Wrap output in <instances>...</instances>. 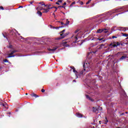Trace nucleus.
I'll use <instances>...</instances> for the list:
<instances>
[{"instance_id": "f257e3e1", "label": "nucleus", "mask_w": 128, "mask_h": 128, "mask_svg": "<svg viewBox=\"0 0 128 128\" xmlns=\"http://www.w3.org/2000/svg\"><path fill=\"white\" fill-rule=\"evenodd\" d=\"M123 46L122 43L114 42L110 44L109 46H111L112 48H118V46Z\"/></svg>"}, {"instance_id": "f03ea898", "label": "nucleus", "mask_w": 128, "mask_h": 128, "mask_svg": "<svg viewBox=\"0 0 128 128\" xmlns=\"http://www.w3.org/2000/svg\"><path fill=\"white\" fill-rule=\"evenodd\" d=\"M88 66H86V64H84L83 65V68L84 69V70H81L80 72V76H82V74H84V72H88V70H86V68H88Z\"/></svg>"}, {"instance_id": "7ed1b4c3", "label": "nucleus", "mask_w": 128, "mask_h": 128, "mask_svg": "<svg viewBox=\"0 0 128 128\" xmlns=\"http://www.w3.org/2000/svg\"><path fill=\"white\" fill-rule=\"evenodd\" d=\"M0 106H3L4 108H6V110H8V104H6V102L2 103L0 102Z\"/></svg>"}, {"instance_id": "20e7f679", "label": "nucleus", "mask_w": 128, "mask_h": 128, "mask_svg": "<svg viewBox=\"0 0 128 128\" xmlns=\"http://www.w3.org/2000/svg\"><path fill=\"white\" fill-rule=\"evenodd\" d=\"M93 112H98V110H102V107L98 108L93 107Z\"/></svg>"}, {"instance_id": "39448f33", "label": "nucleus", "mask_w": 128, "mask_h": 128, "mask_svg": "<svg viewBox=\"0 0 128 128\" xmlns=\"http://www.w3.org/2000/svg\"><path fill=\"white\" fill-rule=\"evenodd\" d=\"M104 30H108V29L106 28H104V29H98L97 31H96V34H100L102 32H104Z\"/></svg>"}, {"instance_id": "423d86ee", "label": "nucleus", "mask_w": 128, "mask_h": 128, "mask_svg": "<svg viewBox=\"0 0 128 128\" xmlns=\"http://www.w3.org/2000/svg\"><path fill=\"white\" fill-rule=\"evenodd\" d=\"M64 46H66V48H68V46H70V44H68V42L63 40L62 42Z\"/></svg>"}, {"instance_id": "0eeeda50", "label": "nucleus", "mask_w": 128, "mask_h": 128, "mask_svg": "<svg viewBox=\"0 0 128 128\" xmlns=\"http://www.w3.org/2000/svg\"><path fill=\"white\" fill-rule=\"evenodd\" d=\"M44 10L42 13L43 14H44V13H46V12H50V10H48V9L47 8H42L41 9H40V10Z\"/></svg>"}, {"instance_id": "6e6552de", "label": "nucleus", "mask_w": 128, "mask_h": 128, "mask_svg": "<svg viewBox=\"0 0 128 128\" xmlns=\"http://www.w3.org/2000/svg\"><path fill=\"white\" fill-rule=\"evenodd\" d=\"M74 40H75L73 42L74 44H76V42H80V40L78 41V35H76L75 36Z\"/></svg>"}, {"instance_id": "1a4fd4ad", "label": "nucleus", "mask_w": 128, "mask_h": 128, "mask_svg": "<svg viewBox=\"0 0 128 128\" xmlns=\"http://www.w3.org/2000/svg\"><path fill=\"white\" fill-rule=\"evenodd\" d=\"M86 98L87 100H90L91 102H94V100L92 98L90 97L88 95H86Z\"/></svg>"}, {"instance_id": "9d476101", "label": "nucleus", "mask_w": 128, "mask_h": 128, "mask_svg": "<svg viewBox=\"0 0 128 128\" xmlns=\"http://www.w3.org/2000/svg\"><path fill=\"white\" fill-rule=\"evenodd\" d=\"M70 33L69 32H67V33H66V34H60V36H62V38H65V36H68V34H69Z\"/></svg>"}, {"instance_id": "9b49d317", "label": "nucleus", "mask_w": 128, "mask_h": 128, "mask_svg": "<svg viewBox=\"0 0 128 128\" xmlns=\"http://www.w3.org/2000/svg\"><path fill=\"white\" fill-rule=\"evenodd\" d=\"M76 116L77 118H82L84 116V115L80 113H76Z\"/></svg>"}, {"instance_id": "f8f14e48", "label": "nucleus", "mask_w": 128, "mask_h": 128, "mask_svg": "<svg viewBox=\"0 0 128 128\" xmlns=\"http://www.w3.org/2000/svg\"><path fill=\"white\" fill-rule=\"evenodd\" d=\"M58 50V47H54V48L52 49H50V48H48V50L49 52H54V50Z\"/></svg>"}, {"instance_id": "ddd939ff", "label": "nucleus", "mask_w": 128, "mask_h": 128, "mask_svg": "<svg viewBox=\"0 0 128 128\" xmlns=\"http://www.w3.org/2000/svg\"><path fill=\"white\" fill-rule=\"evenodd\" d=\"M126 58V54H124V56H123L121 58H120L119 60H124V58Z\"/></svg>"}, {"instance_id": "4468645a", "label": "nucleus", "mask_w": 128, "mask_h": 128, "mask_svg": "<svg viewBox=\"0 0 128 128\" xmlns=\"http://www.w3.org/2000/svg\"><path fill=\"white\" fill-rule=\"evenodd\" d=\"M30 96H32L33 98H38V96L36 95V94L34 93H32V94H30Z\"/></svg>"}, {"instance_id": "2eb2a0df", "label": "nucleus", "mask_w": 128, "mask_h": 128, "mask_svg": "<svg viewBox=\"0 0 128 128\" xmlns=\"http://www.w3.org/2000/svg\"><path fill=\"white\" fill-rule=\"evenodd\" d=\"M122 10V8L116 9L114 12V14H115L116 12H120Z\"/></svg>"}, {"instance_id": "dca6fc26", "label": "nucleus", "mask_w": 128, "mask_h": 128, "mask_svg": "<svg viewBox=\"0 0 128 128\" xmlns=\"http://www.w3.org/2000/svg\"><path fill=\"white\" fill-rule=\"evenodd\" d=\"M16 52H18V50H14L11 52L9 54V56H12L14 54H16Z\"/></svg>"}, {"instance_id": "f3484780", "label": "nucleus", "mask_w": 128, "mask_h": 128, "mask_svg": "<svg viewBox=\"0 0 128 128\" xmlns=\"http://www.w3.org/2000/svg\"><path fill=\"white\" fill-rule=\"evenodd\" d=\"M37 14L39 16H42V12L40 10L37 11Z\"/></svg>"}, {"instance_id": "a211bd4d", "label": "nucleus", "mask_w": 128, "mask_h": 128, "mask_svg": "<svg viewBox=\"0 0 128 128\" xmlns=\"http://www.w3.org/2000/svg\"><path fill=\"white\" fill-rule=\"evenodd\" d=\"M70 24V21L68 19L66 20V24H64V26H68V24Z\"/></svg>"}, {"instance_id": "6ab92c4d", "label": "nucleus", "mask_w": 128, "mask_h": 128, "mask_svg": "<svg viewBox=\"0 0 128 128\" xmlns=\"http://www.w3.org/2000/svg\"><path fill=\"white\" fill-rule=\"evenodd\" d=\"M123 52H118L116 54V56H120V55H122V54Z\"/></svg>"}, {"instance_id": "aec40b11", "label": "nucleus", "mask_w": 128, "mask_h": 128, "mask_svg": "<svg viewBox=\"0 0 128 128\" xmlns=\"http://www.w3.org/2000/svg\"><path fill=\"white\" fill-rule=\"evenodd\" d=\"M122 92H123L122 94H123L125 98L126 96H126V92L124 91V90H122Z\"/></svg>"}, {"instance_id": "412c9836", "label": "nucleus", "mask_w": 128, "mask_h": 128, "mask_svg": "<svg viewBox=\"0 0 128 128\" xmlns=\"http://www.w3.org/2000/svg\"><path fill=\"white\" fill-rule=\"evenodd\" d=\"M104 122V124H106L108 122V118L106 117L105 118Z\"/></svg>"}, {"instance_id": "4be33fe9", "label": "nucleus", "mask_w": 128, "mask_h": 128, "mask_svg": "<svg viewBox=\"0 0 128 128\" xmlns=\"http://www.w3.org/2000/svg\"><path fill=\"white\" fill-rule=\"evenodd\" d=\"M72 70H73V72H78L76 70V68H74V66L70 67Z\"/></svg>"}, {"instance_id": "5701e85b", "label": "nucleus", "mask_w": 128, "mask_h": 128, "mask_svg": "<svg viewBox=\"0 0 128 128\" xmlns=\"http://www.w3.org/2000/svg\"><path fill=\"white\" fill-rule=\"evenodd\" d=\"M3 35V36H4V38H6V40H8V34H2Z\"/></svg>"}, {"instance_id": "b1692460", "label": "nucleus", "mask_w": 128, "mask_h": 128, "mask_svg": "<svg viewBox=\"0 0 128 128\" xmlns=\"http://www.w3.org/2000/svg\"><path fill=\"white\" fill-rule=\"evenodd\" d=\"M16 56V55H9V56H8V58H14Z\"/></svg>"}, {"instance_id": "393cba45", "label": "nucleus", "mask_w": 128, "mask_h": 128, "mask_svg": "<svg viewBox=\"0 0 128 128\" xmlns=\"http://www.w3.org/2000/svg\"><path fill=\"white\" fill-rule=\"evenodd\" d=\"M50 6H52V5H50V4L48 5V7L47 8V10H52V8H50Z\"/></svg>"}, {"instance_id": "a878e982", "label": "nucleus", "mask_w": 128, "mask_h": 128, "mask_svg": "<svg viewBox=\"0 0 128 128\" xmlns=\"http://www.w3.org/2000/svg\"><path fill=\"white\" fill-rule=\"evenodd\" d=\"M122 34L123 36H126V37L128 36V34L122 33Z\"/></svg>"}, {"instance_id": "bb28decb", "label": "nucleus", "mask_w": 128, "mask_h": 128, "mask_svg": "<svg viewBox=\"0 0 128 128\" xmlns=\"http://www.w3.org/2000/svg\"><path fill=\"white\" fill-rule=\"evenodd\" d=\"M62 38H62V36H61V37L57 38L56 40H62Z\"/></svg>"}, {"instance_id": "cd10ccee", "label": "nucleus", "mask_w": 128, "mask_h": 128, "mask_svg": "<svg viewBox=\"0 0 128 128\" xmlns=\"http://www.w3.org/2000/svg\"><path fill=\"white\" fill-rule=\"evenodd\" d=\"M76 4V2H72L71 4L70 5V6H72L73 4Z\"/></svg>"}, {"instance_id": "c85d7f7f", "label": "nucleus", "mask_w": 128, "mask_h": 128, "mask_svg": "<svg viewBox=\"0 0 128 128\" xmlns=\"http://www.w3.org/2000/svg\"><path fill=\"white\" fill-rule=\"evenodd\" d=\"M128 30V28H123L124 32H126V30Z\"/></svg>"}, {"instance_id": "c756f323", "label": "nucleus", "mask_w": 128, "mask_h": 128, "mask_svg": "<svg viewBox=\"0 0 128 128\" xmlns=\"http://www.w3.org/2000/svg\"><path fill=\"white\" fill-rule=\"evenodd\" d=\"M42 6H46L47 8H48V4H42Z\"/></svg>"}, {"instance_id": "7c9ffc66", "label": "nucleus", "mask_w": 128, "mask_h": 128, "mask_svg": "<svg viewBox=\"0 0 128 128\" xmlns=\"http://www.w3.org/2000/svg\"><path fill=\"white\" fill-rule=\"evenodd\" d=\"M4 62H8V59H5L4 60Z\"/></svg>"}, {"instance_id": "2f4dec72", "label": "nucleus", "mask_w": 128, "mask_h": 128, "mask_svg": "<svg viewBox=\"0 0 128 128\" xmlns=\"http://www.w3.org/2000/svg\"><path fill=\"white\" fill-rule=\"evenodd\" d=\"M92 2V0H88L87 2L86 3V4H90V2Z\"/></svg>"}, {"instance_id": "473e14b6", "label": "nucleus", "mask_w": 128, "mask_h": 128, "mask_svg": "<svg viewBox=\"0 0 128 128\" xmlns=\"http://www.w3.org/2000/svg\"><path fill=\"white\" fill-rule=\"evenodd\" d=\"M0 10H4V7L2 6H0Z\"/></svg>"}, {"instance_id": "72a5a7b5", "label": "nucleus", "mask_w": 128, "mask_h": 128, "mask_svg": "<svg viewBox=\"0 0 128 128\" xmlns=\"http://www.w3.org/2000/svg\"><path fill=\"white\" fill-rule=\"evenodd\" d=\"M66 32V30H64L60 32V34H64L63 32Z\"/></svg>"}, {"instance_id": "f704fd0d", "label": "nucleus", "mask_w": 128, "mask_h": 128, "mask_svg": "<svg viewBox=\"0 0 128 128\" xmlns=\"http://www.w3.org/2000/svg\"><path fill=\"white\" fill-rule=\"evenodd\" d=\"M8 48H12V46L10 44L8 46Z\"/></svg>"}, {"instance_id": "c9c22d12", "label": "nucleus", "mask_w": 128, "mask_h": 128, "mask_svg": "<svg viewBox=\"0 0 128 128\" xmlns=\"http://www.w3.org/2000/svg\"><path fill=\"white\" fill-rule=\"evenodd\" d=\"M112 38H118V36H112Z\"/></svg>"}, {"instance_id": "e433bc0d", "label": "nucleus", "mask_w": 128, "mask_h": 128, "mask_svg": "<svg viewBox=\"0 0 128 128\" xmlns=\"http://www.w3.org/2000/svg\"><path fill=\"white\" fill-rule=\"evenodd\" d=\"M41 92H46V90H44V89H42Z\"/></svg>"}, {"instance_id": "4c0bfd02", "label": "nucleus", "mask_w": 128, "mask_h": 128, "mask_svg": "<svg viewBox=\"0 0 128 128\" xmlns=\"http://www.w3.org/2000/svg\"><path fill=\"white\" fill-rule=\"evenodd\" d=\"M58 2H62V0H58Z\"/></svg>"}, {"instance_id": "58836bf2", "label": "nucleus", "mask_w": 128, "mask_h": 128, "mask_svg": "<svg viewBox=\"0 0 128 128\" xmlns=\"http://www.w3.org/2000/svg\"><path fill=\"white\" fill-rule=\"evenodd\" d=\"M40 4H42H42H44V2H40Z\"/></svg>"}, {"instance_id": "ea45409f", "label": "nucleus", "mask_w": 128, "mask_h": 128, "mask_svg": "<svg viewBox=\"0 0 128 128\" xmlns=\"http://www.w3.org/2000/svg\"><path fill=\"white\" fill-rule=\"evenodd\" d=\"M54 8H56V10H54V12H56V10H58V8L54 7Z\"/></svg>"}, {"instance_id": "a19ab883", "label": "nucleus", "mask_w": 128, "mask_h": 128, "mask_svg": "<svg viewBox=\"0 0 128 128\" xmlns=\"http://www.w3.org/2000/svg\"><path fill=\"white\" fill-rule=\"evenodd\" d=\"M80 4H81V6H82V4H84V2H80Z\"/></svg>"}, {"instance_id": "79ce46f5", "label": "nucleus", "mask_w": 128, "mask_h": 128, "mask_svg": "<svg viewBox=\"0 0 128 128\" xmlns=\"http://www.w3.org/2000/svg\"><path fill=\"white\" fill-rule=\"evenodd\" d=\"M56 4H58V6H60V3L58 2H56Z\"/></svg>"}, {"instance_id": "37998d69", "label": "nucleus", "mask_w": 128, "mask_h": 128, "mask_svg": "<svg viewBox=\"0 0 128 128\" xmlns=\"http://www.w3.org/2000/svg\"><path fill=\"white\" fill-rule=\"evenodd\" d=\"M58 8H64V6H58Z\"/></svg>"}, {"instance_id": "c03bdc74", "label": "nucleus", "mask_w": 128, "mask_h": 128, "mask_svg": "<svg viewBox=\"0 0 128 128\" xmlns=\"http://www.w3.org/2000/svg\"><path fill=\"white\" fill-rule=\"evenodd\" d=\"M106 31H104V34H106L107 32H108V30H105Z\"/></svg>"}, {"instance_id": "a18cd8bd", "label": "nucleus", "mask_w": 128, "mask_h": 128, "mask_svg": "<svg viewBox=\"0 0 128 128\" xmlns=\"http://www.w3.org/2000/svg\"><path fill=\"white\" fill-rule=\"evenodd\" d=\"M90 52H88V53L87 54V58H88V56H90Z\"/></svg>"}, {"instance_id": "49530a36", "label": "nucleus", "mask_w": 128, "mask_h": 128, "mask_svg": "<svg viewBox=\"0 0 128 128\" xmlns=\"http://www.w3.org/2000/svg\"><path fill=\"white\" fill-rule=\"evenodd\" d=\"M78 32V30H76L75 32H74V33L75 34H76V32Z\"/></svg>"}, {"instance_id": "de8ad7c7", "label": "nucleus", "mask_w": 128, "mask_h": 128, "mask_svg": "<svg viewBox=\"0 0 128 128\" xmlns=\"http://www.w3.org/2000/svg\"><path fill=\"white\" fill-rule=\"evenodd\" d=\"M104 38H98V40H102Z\"/></svg>"}, {"instance_id": "09e8293b", "label": "nucleus", "mask_w": 128, "mask_h": 128, "mask_svg": "<svg viewBox=\"0 0 128 128\" xmlns=\"http://www.w3.org/2000/svg\"><path fill=\"white\" fill-rule=\"evenodd\" d=\"M34 2H30V4H34Z\"/></svg>"}, {"instance_id": "8fccbe9b", "label": "nucleus", "mask_w": 128, "mask_h": 128, "mask_svg": "<svg viewBox=\"0 0 128 128\" xmlns=\"http://www.w3.org/2000/svg\"><path fill=\"white\" fill-rule=\"evenodd\" d=\"M66 2H64V4H63V6H66Z\"/></svg>"}, {"instance_id": "3c124183", "label": "nucleus", "mask_w": 128, "mask_h": 128, "mask_svg": "<svg viewBox=\"0 0 128 128\" xmlns=\"http://www.w3.org/2000/svg\"><path fill=\"white\" fill-rule=\"evenodd\" d=\"M7 114H12V113L10 112H8L7 113Z\"/></svg>"}, {"instance_id": "603ef678", "label": "nucleus", "mask_w": 128, "mask_h": 128, "mask_svg": "<svg viewBox=\"0 0 128 128\" xmlns=\"http://www.w3.org/2000/svg\"><path fill=\"white\" fill-rule=\"evenodd\" d=\"M106 42V40H102V42Z\"/></svg>"}, {"instance_id": "864d4df0", "label": "nucleus", "mask_w": 128, "mask_h": 128, "mask_svg": "<svg viewBox=\"0 0 128 128\" xmlns=\"http://www.w3.org/2000/svg\"><path fill=\"white\" fill-rule=\"evenodd\" d=\"M124 113H122V114H121V116H124Z\"/></svg>"}, {"instance_id": "5fc2aeb1", "label": "nucleus", "mask_w": 128, "mask_h": 128, "mask_svg": "<svg viewBox=\"0 0 128 128\" xmlns=\"http://www.w3.org/2000/svg\"><path fill=\"white\" fill-rule=\"evenodd\" d=\"M61 24H64L63 22H61Z\"/></svg>"}, {"instance_id": "6e6d98bb", "label": "nucleus", "mask_w": 128, "mask_h": 128, "mask_svg": "<svg viewBox=\"0 0 128 128\" xmlns=\"http://www.w3.org/2000/svg\"><path fill=\"white\" fill-rule=\"evenodd\" d=\"M73 82H76V80H73Z\"/></svg>"}, {"instance_id": "4d7b16f0", "label": "nucleus", "mask_w": 128, "mask_h": 128, "mask_svg": "<svg viewBox=\"0 0 128 128\" xmlns=\"http://www.w3.org/2000/svg\"><path fill=\"white\" fill-rule=\"evenodd\" d=\"M54 7H52V8H54Z\"/></svg>"}, {"instance_id": "13d9d810", "label": "nucleus", "mask_w": 128, "mask_h": 128, "mask_svg": "<svg viewBox=\"0 0 128 128\" xmlns=\"http://www.w3.org/2000/svg\"><path fill=\"white\" fill-rule=\"evenodd\" d=\"M26 96H28V93H26Z\"/></svg>"}, {"instance_id": "bf43d9fd", "label": "nucleus", "mask_w": 128, "mask_h": 128, "mask_svg": "<svg viewBox=\"0 0 128 128\" xmlns=\"http://www.w3.org/2000/svg\"><path fill=\"white\" fill-rule=\"evenodd\" d=\"M20 8H22V6H20Z\"/></svg>"}, {"instance_id": "052dcab7", "label": "nucleus", "mask_w": 128, "mask_h": 128, "mask_svg": "<svg viewBox=\"0 0 128 128\" xmlns=\"http://www.w3.org/2000/svg\"><path fill=\"white\" fill-rule=\"evenodd\" d=\"M53 15L54 16V13H53Z\"/></svg>"}, {"instance_id": "680f3d73", "label": "nucleus", "mask_w": 128, "mask_h": 128, "mask_svg": "<svg viewBox=\"0 0 128 128\" xmlns=\"http://www.w3.org/2000/svg\"><path fill=\"white\" fill-rule=\"evenodd\" d=\"M126 114H128V112H126Z\"/></svg>"}, {"instance_id": "e2e57ef3", "label": "nucleus", "mask_w": 128, "mask_h": 128, "mask_svg": "<svg viewBox=\"0 0 128 128\" xmlns=\"http://www.w3.org/2000/svg\"><path fill=\"white\" fill-rule=\"evenodd\" d=\"M50 2H52V0H50Z\"/></svg>"}, {"instance_id": "0e129e2a", "label": "nucleus", "mask_w": 128, "mask_h": 128, "mask_svg": "<svg viewBox=\"0 0 128 128\" xmlns=\"http://www.w3.org/2000/svg\"><path fill=\"white\" fill-rule=\"evenodd\" d=\"M22 90H24V88H22Z\"/></svg>"}, {"instance_id": "69168bd1", "label": "nucleus", "mask_w": 128, "mask_h": 128, "mask_svg": "<svg viewBox=\"0 0 128 128\" xmlns=\"http://www.w3.org/2000/svg\"><path fill=\"white\" fill-rule=\"evenodd\" d=\"M99 122H100V121H99Z\"/></svg>"}, {"instance_id": "338daca9", "label": "nucleus", "mask_w": 128, "mask_h": 128, "mask_svg": "<svg viewBox=\"0 0 128 128\" xmlns=\"http://www.w3.org/2000/svg\"><path fill=\"white\" fill-rule=\"evenodd\" d=\"M86 64H88V63H86Z\"/></svg>"}, {"instance_id": "774afa93", "label": "nucleus", "mask_w": 128, "mask_h": 128, "mask_svg": "<svg viewBox=\"0 0 128 128\" xmlns=\"http://www.w3.org/2000/svg\"><path fill=\"white\" fill-rule=\"evenodd\" d=\"M127 38L128 39V37Z\"/></svg>"}]
</instances>
